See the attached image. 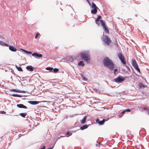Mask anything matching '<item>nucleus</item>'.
I'll list each match as a JSON object with an SVG mask.
<instances>
[{
    "label": "nucleus",
    "mask_w": 149,
    "mask_h": 149,
    "mask_svg": "<svg viewBox=\"0 0 149 149\" xmlns=\"http://www.w3.org/2000/svg\"><path fill=\"white\" fill-rule=\"evenodd\" d=\"M103 64L104 66L106 67L110 70H113L114 68V65L112 60L108 57L104 58L103 60Z\"/></svg>",
    "instance_id": "nucleus-1"
},
{
    "label": "nucleus",
    "mask_w": 149,
    "mask_h": 149,
    "mask_svg": "<svg viewBox=\"0 0 149 149\" xmlns=\"http://www.w3.org/2000/svg\"><path fill=\"white\" fill-rule=\"evenodd\" d=\"M81 56L82 58L87 63H89L90 61V55L88 52L81 53Z\"/></svg>",
    "instance_id": "nucleus-2"
},
{
    "label": "nucleus",
    "mask_w": 149,
    "mask_h": 149,
    "mask_svg": "<svg viewBox=\"0 0 149 149\" xmlns=\"http://www.w3.org/2000/svg\"><path fill=\"white\" fill-rule=\"evenodd\" d=\"M102 39L104 43L107 45H109L111 42V40L107 36H103Z\"/></svg>",
    "instance_id": "nucleus-3"
},
{
    "label": "nucleus",
    "mask_w": 149,
    "mask_h": 149,
    "mask_svg": "<svg viewBox=\"0 0 149 149\" xmlns=\"http://www.w3.org/2000/svg\"><path fill=\"white\" fill-rule=\"evenodd\" d=\"M118 56L122 63L124 64H125L126 63L125 60V58L122 53H119L118 54Z\"/></svg>",
    "instance_id": "nucleus-4"
},
{
    "label": "nucleus",
    "mask_w": 149,
    "mask_h": 149,
    "mask_svg": "<svg viewBox=\"0 0 149 149\" xmlns=\"http://www.w3.org/2000/svg\"><path fill=\"white\" fill-rule=\"evenodd\" d=\"M100 22L101 25L103 27L104 31L107 33H109V31L105 25V22L104 21L102 20H100Z\"/></svg>",
    "instance_id": "nucleus-5"
},
{
    "label": "nucleus",
    "mask_w": 149,
    "mask_h": 149,
    "mask_svg": "<svg viewBox=\"0 0 149 149\" xmlns=\"http://www.w3.org/2000/svg\"><path fill=\"white\" fill-rule=\"evenodd\" d=\"M132 64L134 68L139 72H140V69H139L136 61L134 60H132Z\"/></svg>",
    "instance_id": "nucleus-6"
},
{
    "label": "nucleus",
    "mask_w": 149,
    "mask_h": 149,
    "mask_svg": "<svg viewBox=\"0 0 149 149\" xmlns=\"http://www.w3.org/2000/svg\"><path fill=\"white\" fill-rule=\"evenodd\" d=\"M125 79V78L123 77L119 76L118 78L115 79L114 80L116 82H122Z\"/></svg>",
    "instance_id": "nucleus-7"
},
{
    "label": "nucleus",
    "mask_w": 149,
    "mask_h": 149,
    "mask_svg": "<svg viewBox=\"0 0 149 149\" xmlns=\"http://www.w3.org/2000/svg\"><path fill=\"white\" fill-rule=\"evenodd\" d=\"M96 121V122L98 123L100 125H102L104 124L105 122L104 119H103L101 121H100V120L98 119H97Z\"/></svg>",
    "instance_id": "nucleus-8"
},
{
    "label": "nucleus",
    "mask_w": 149,
    "mask_h": 149,
    "mask_svg": "<svg viewBox=\"0 0 149 149\" xmlns=\"http://www.w3.org/2000/svg\"><path fill=\"white\" fill-rule=\"evenodd\" d=\"M32 55V56H36L38 58H40L42 56V54H39L36 52H35L33 53Z\"/></svg>",
    "instance_id": "nucleus-9"
},
{
    "label": "nucleus",
    "mask_w": 149,
    "mask_h": 149,
    "mask_svg": "<svg viewBox=\"0 0 149 149\" xmlns=\"http://www.w3.org/2000/svg\"><path fill=\"white\" fill-rule=\"evenodd\" d=\"M10 91H11L15 92L22 93H25V91H21L19 90H17L15 89H10Z\"/></svg>",
    "instance_id": "nucleus-10"
},
{
    "label": "nucleus",
    "mask_w": 149,
    "mask_h": 149,
    "mask_svg": "<svg viewBox=\"0 0 149 149\" xmlns=\"http://www.w3.org/2000/svg\"><path fill=\"white\" fill-rule=\"evenodd\" d=\"M9 49L11 51L14 52H16L17 50L15 47L11 45L9 46Z\"/></svg>",
    "instance_id": "nucleus-11"
},
{
    "label": "nucleus",
    "mask_w": 149,
    "mask_h": 149,
    "mask_svg": "<svg viewBox=\"0 0 149 149\" xmlns=\"http://www.w3.org/2000/svg\"><path fill=\"white\" fill-rule=\"evenodd\" d=\"M17 106L19 108H23L24 109L27 108V107L22 104H17Z\"/></svg>",
    "instance_id": "nucleus-12"
},
{
    "label": "nucleus",
    "mask_w": 149,
    "mask_h": 149,
    "mask_svg": "<svg viewBox=\"0 0 149 149\" xmlns=\"http://www.w3.org/2000/svg\"><path fill=\"white\" fill-rule=\"evenodd\" d=\"M28 102L31 104L35 105L38 104L39 102L37 101H28Z\"/></svg>",
    "instance_id": "nucleus-13"
},
{
    "label": "nucleus",
    "mask_w": 149,
    "mask_h": 149,
    "mask_svg": "<svg viewBox=\"0 0 149 149\" xmlns=\"http://www.w3.org/2000/svg\"><path fill=\"white\" fill-rule=\"evenodd\" d=\"M26 69L28 70H29L30 71H33V67L31 65L27 66L26 67Z\"/></svg>",
    "instance_id": "nucleus-14"
},
{
    "label": "nucleus",
    "mask_w": 149,
    "mask_h": 149,
    "mask_svg": "<svg viewBox=\"0 0 149 149\" xmlns=\"http://www.w3.org/2000/svg\"><path fill=\"white\" fill-rule=\"evenodd\" d=\"M98 8H93V10H92L91 11V13L93 14H95L97 12V9Z\"/></svg>",
    "instance_id": "nucleus-15"
},
{
    "label": "nucleus",
    "mask_w": 149,
    "mask_h": 149,
    "mask_svg": "<svg viewBox=\"0 0 149 149\" xmlns=\"http://www.w3.org/2000/svg\"><path fill=\"white\" fill-rule=\"evenodd\" d=\"M87 118V116H85L84 117V118H83V120H81V124H84L85 123L86 120Z\"/></svg>",
    "instance_id": "nucleus-16"
},
{
    "label": "nucleus",
    "mask_w": 149,
    "mask_h": 149,
    "mask_svg": "<svg viewBox=\"0 0 149 149\" xmlns=\"http://www.w3.org/2000/svg\"><path fill=\"white\" fill-rule=\"evenodd\" d=\"M88 127V126L87 125H83L81 127L80 129L82 130H84V129H86Z\"/></svg>",
    "instance_id": "nucleus-17"
},
{
    "label": "nucleus",
    "mask_w": 149,
    "mask_h": 149,
    "mask_svg": "<svg viewBox=\"0 0 149 149\" xmlns=\"http://www.w3.org/2000/svg\"><path fill=\"white\" fill-rule=\"evenodd\" d=\"M27 115V113H21L20 115L23 118L25 117V116Z\"/></svg>",
    "instance_id": "nucleus-18"
},
{
    "label": "nucleus",
    "mask_w": 149,
    "mask_h": 149,
    "mask_svg": "<svg viewBox=\"0 0 149 149\" xmlns=\"http://www.w3.org/2000/svg\"><path fill=\"white\" fill-rule=\"evenodd\" d=\"M92 8H98L96 6L95 4L93 2L92 3Z\"/></svg>",
    "instance_id": "nucleus-19"
},
{
    "label": "nucleus",
    "mask_w": 149,
    "mask_h": 149,
    "mask_svg": "<svg viewBox=\"0 0 149 149\" xmlns=\"http://www.w3.org/2000/svg\"><path fill=\"white\" fill-rule=\"evenodd\" d=\"M16 67L17 70L19 71H22L23 70L21 67H18L17 66H16Z\"/></svg>",
    "instance_id": "nucleus-20"
},
{
    "label": "nucleus",
    "mask_w": 149,
    "mask_h": 149,
    "mask_svg": "<svg viewBox=\"0 0 149 149\" xmlns=\"http://www.w3.org/2000/svg\"><path fill=\"white\" fill-rule=\"evenodd\" d=\"M78 65H81L82 66H84V64L82 61H80L78 63Z\"/></svg>",
    "instance_id": "nucleus-21"
},
{
    "label": "nucleus",
    "mask_w": 149,
    "mask_h": 149,
    "mask_svg": "<svg viewBox=\"0 0 149 149\" xmlns=\"http://www.w3.org/2000/svg\"><path fill=\"white\" fill-rule=\"evenodd\" d=\"M22 49L23 50V51H24V52H25L26 54H31L32 53V52H29L23 49Z\"/></svg>",
    "instance_id": "nucleus-22"
},
{
    "label": "nucleus",
    "mask_w": 149,
    "mask_h": 149,
    "mask_svg": "<svg viewBox=\"0 0 149 149\" xmlns=\"http://www.w3.org/2000/svg\"><path fill=\"white\" fill-rule=\"evenodd\" d=\"M66 134L67 135H68V136L72 135V133L70 132H66Z\"/></svg>",
    "instance_id": "nucleus-23"
},
{
    "label": "nucleus",
    "mask_w": 149,
    "mask_h": 149,
    "mask_svg": "<svg viewBox=\"0 0 149 149\" xmlns=\"http://www.w3.org/2000/svg\"><path fill=\"white\" fill-rule=\"evenodd\" d=\"M46 69L47 70H49V71H52L53 70V68L52 67H47V68Z\"/></svg>",
    "instance_id": "nucleus-24"
},
{
    "label": "nucleus",
    "mask_w": 149,
    "mask_h": 149,
    "mask_svg": "<svg viewBox=\"0 0 149 149\" xmlns=\"http://www.w3.org/2000/svg\"><path fill=\"white\" fill-rule=\"evenodd\" d=\"M40 33H36V36H35V39H36L38 38V36L40 35Z\"/></svg>",
    "instance_id": "nucleus-25"
},
{
    "label": "nucleus",
    "mask_w": 149,
    "mask_h": 149,
    "mask_svg": "<svg viewBox=\"0 0 149 149\" xmlns=\"http://www.w3.org/2000/svg\"><path fill=\"white\" fill-rule=\"evenodd\" d=\"M12 96L15 97H20L19 95L16 94H13L12 95Z\"/></svg>",
    "instance_id": "nucleus-26"
},
{
    "label": "nucleus",
    "mask_w": 149,
    "mask_h": 149,
    "mask_svg": "<svg viewBox=\"0 0 149 149\" xmlns=\"http://www.w3.org/2000/svg\"><path fill=\"white\" fill-rule=\"evenodd\" d=\"M53 71L54 72H57L58 71V69L57 68H55L53 69Z\"/></svg>",
    "instance_id": "nucleus-27"
},
{
    "label": "nucleus",
    "mask_w": 149,
    "mask_h": 149,
    "mask_svg": "<svg viewBox=\"0 0 149 149\" xmlns=\"http://www.w3.org/2000/svg\"><path fill=\"white\" fill-rule=\"evenodd\" d=\"M140 88H141L142 87H145V86L144 85H143L142 84L140 83Z\"/></svg>",
    "instance_id": "nucleus-28"
},
{
    "label": "nucleus",
    "mask_w": 149,
    "mask_h": 149,
    "mask_svg": "<svg viewBox=\"0 0 149 149\" xmlns=\"http://www.w3.org/2000/svg\"><path fill=\"white\" fill-rule=\"evenodd\" d=\"M3 46H6V47H9V45L8 44L4 42V43H3Z\"/></svg>",
    "instance_id": "nucleus-29"
},
{
    "label": "nucleus",
    "mask_w": 149,
    "mask_h": 149,
    "mask_svg": "<svg viewBox=\"0 0 149 149\" xmlns=\"http://www.w3.org/2000/svg\"><path fill=\"white\" fill-rule=\"evenodd\" d=\"M69 61L72 62L73 61V59L72 57H70Z\"/></svg>",
    "instance_id": "nucleus-30"
},
{
    "label": "nucleus",
    "mask_w": 149,
    "mask_h": 149,
    "mask_svg": "<svg viewBox=\"0 0 149 149\" xmlns=\"http://www.w3.org/2000/svg\"><path fill=\"white\" fill-rule=\"evenodd\" d=\"M4 43V42L3 41H2L1 40H0V45L3 46V43Z\"/></svg>",
    "instance_id": "nucleus-31"
},
{
    "label": "nucleus",
    "mask_w": 149,
    "mask_h": 149,
    "mask_svg": "<svg viewBox=\"0 0 149 149\" xmlns=\"http://www.w3.org/2000/svg\"><path fill=\"white\" fill-rule=\"evenodd\" d=\"M117 71H118V69H114L113 73L115 74H116V72Z\"/></svg>",
    "instance_id": "nucleus-32"
},
{
    "label": "nucleus",
    "mask_w": 149,
    "mask_h": 149,
    "mask_svg": "<svg viewBox=\"0 0 149 149\" xmlns=\"http://www.w3.org/2000/svg\"><path fill=\"white\" fill-rule=\"evenodd\" d=\"M125 112L127 111V112H130L131 111L130 110V109H127L125 110Z\"/></svg>",
    "instance_id": "nucleus-33"
},
{
    "label": "nucleus",
    "mask_w": 149,
    "mask_h": 149,
    "mask_svg": "<svg viewBox=\"0 0 149 149\" xmlns=\"http://www.w3.org/2000/svg\"><path fill=\"white\" fill-rule=\"evenodd\" d=\"M101 17L100 16H98L97 18L98 19H100L101 18Z\"/></svg>",
    "instance_id": "nucleus-34"
},
{
    "label": "nucleus",
    "mask_w": 149,
    "mask_h": 149,
    "mask_svg": "<svg viewBox=\"0 0 149 149\" xmlns=\"http://www.w3.org/2000/svg\"><path fill=\"white\" fill-rule=\"evenodd\" d=\"M95 23L98 26L100 25V23L99 22H95Z\"/></svg>",
    "instance_id": "nucleus-35"
},
{
    "label": "nucleus",
    "mask_w": 149,
    "mask_h": 149,
    "mask_svg": "<svg viewBox=\"0 0 149 149\" xmlns=\"http://www.w3.org/2000/svg\"><path fill=\"white\" fill-rule=\"evenodd\" d=\"M93 90L94 91H95V92H97V90L95 88H93Z\"/></svg>",
    "instance_id": "nucleus-36"
},
{
    "label": "nucleus",
    "mask_w": 149,
    "mask_h": 149,
    "mask_svg": "<svg viewBox=\"0 0 149 149\" xmlns=\"http://www.w3.org/2000/svg\"><path fill=\"white\" fill-rule=\"evenodd\" d=\"M45 149V146H43L40 149Z\"/></svg>",
    "instance_id": "nucleus-37"
},
{
    "label": "nucleus",
    "mask_w": 149,
    "mask_h": 149,
    "mask_svg": "<svg viewBox=\"0 0 149 149\" xmlns=\"http://www.w3.org/2000/svg\"><path fill=\"white\" fill-rule=\"evenodd\" d=\"M99 20L100 19H99L97 18V19H95V22H99Z\"/></svg>",
    "instance_id": "nucleus-38"
},
{
    "label": "nucleus",
    "mask_w": 149,
    "mask_h": 149,
    "mask_svg": "<svg viewBox=\"0 0 149 149\" xmlns=\"http://www.w3.org/2000/svg\"><path fill=\"white\" fill-rule=\"evenodd\" d=\"M125 112V110L123 111L122 112V114H124Z\"/></svg>",
    "instance_id": "nucleus-39"
},
{
    "label": "nucleus",
    "mask_w": 149,
    "mask_h": 149,
    "mask_svg": "<svg viewBox=\"0 0 149 149\" xmlns=\"http://www.w3.org/2000/svg\"><path fill=\"white\" fill-rule=\"evenodd\" d=\"M54 147V146L52 147V148H48L47 149H52Z\"/></svg>",
    "instance_id": "nucleus-40"
},
{
    "label": "nucleus",
    "mask_w": 149,
    "mask_h": 149,
    "mask_svg": "<svg viewBox=\"0 0 149 149\" xmlns=\"http://www.w3.org/2000/svg\"><path fill=\"white\" fill-rule=\"evenodd\" d=\"M88 2L89 3V2L88 0H87Z\"/></svg>",
    "instance_id": "nucleus-41"
},
{
    "label": "nucleus",
    "mask_w": 149,
    "mask_h": 149,
    "mask_svg": "<svg viewBox=\"0 0 149 149\" xmlns=\"http://www.w3.org/2000/svg\"><path fill=\"white\" fill-rule=\"evenodd\" d=\"M148 113L149 114V111H148Z\"/></svg>",
    "instance_id": "nucleus-42"
},
{
    "label": "nucleus",
    "mask_w": 149,
    "mask_h": 149,
    "mask_svg": "<svg viewBox=\"0 0 149 149\" xmlns=\"http://www.w3.org/2000/svg\"><path fill=\"white\" fill-rule=\"evenodd\" d=\"M1 85V84H0V86Z\"/></svg>",
    "instance_id": "nucleus-43"
}]
</instances>
